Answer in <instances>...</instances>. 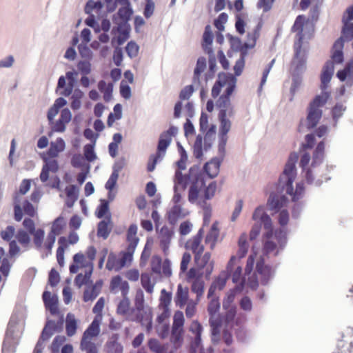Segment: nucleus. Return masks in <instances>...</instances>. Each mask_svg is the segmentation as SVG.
Segmentation results:
<instances>
[{"mask_svg":"<svg viewBox=\"0 0 353 353\" xmlns=\"http://www.w3.org/2000/svg\"><path fill=\"white\" fill-rule=\"evenodd\" d=\"M297 158L296 154H291L289 157L284 170L280 176L276 187V192H272L268 199L267 206L270 211L278 212L287 206L288 199L283 194V191L291 195L292 196V199L294 202L303 197L305 190L303 183H297L294 192H293L292 187V183L296 175L295 163Z\"/></svg>","mask_w":353,"mask_h":353,"instance_id":"f257e3e1","label":"nucleus"},{"mask_svg":"<svg viewBox=\"0 0 353 353\" xmlns=\"http://www.w3.org/2000/svg\"><path fill=\"white\" fill-rule=\"evenodd\" d=\"M65 148V143L62 138H57L54 141H51L48 150L40 154L43 161V165L40 173V180L46 183L49 179L50 172L56 173L59 166L57 157Z\"/></svg>","mask_w":353,"mask_h":353,"instance_id":"f03ea898","label":"nucleus"},{"mask_svg":"<svg viewBox=\"0 0 353 353\" xmlns=\"http://www.w3.org/2000/svg\"><path fill=\"white\" fill-rule=\"evenodd\" d=\"M234 90H225V93L219 97L216 101V106L220 108L219 113V119L220 121L219 126V139L221 145H225L228 141V133L231 129V121L227 119V112L228 115L231 117L233 114L230 108V96Z\"/></svg>","mask_w":353,"mask_h":353,"instance_id":"7ed1b4c3","label":"nucleus"},{"mask_svg":"<svg viewBox=\"0 0 353 353\" xmlns=\"http://www.w3.org/2000/svg\"><path fill=\"white\" fill-rule=\"evenodd\" d=\"M177 132L178 129L176 127L170 126L168 130L163 132L160 134L157 152L149 157L147 164L148 172H153L157 163L164 158L166 150L172 142V139L177 134Z\"/></svg>","mask_w":353,"mask_h":353,"instance_id":"20e7f679","label":"nucleus"},{"mask_svg":"<svg viewBox=\"0 0 353 353\" xmlns=\"http://www.w3.org/2000/svg\"><path fill=\"white\" fill-rule=\"evenodd\" d=\"M134 309L130 307V301L128 296H123L117 307V314L121 315L128 321H137L145 325L146 330L150 332L152 329V313L145 312V316L139 314H134Z\"/></svg>","mask_w":353,"mask_h":353,"instance_id":"39448f33","label":"nucleus"},{"mask_svg":"<svg viewBox=\"0 0 353 353\" xmlns=\"http://www.w3.org/2000/svg\"><path fill=\"white\" fill-rule=\"evenodd\" d=\"M203 235V229H200L197 234L190 239L185 243V248L192 251L194 254V260L200 268H205L209 263L211 254L210 252H205L204 254V245L202 244Z\"/></svg>","mask_w":353,"mask_h":353,"instance_id":"423d86ee","label":"nucleus"},{"mask_svg":"<svg viewBox=\"0 0 353 353\" xmlns=\"http://www.w3.org/2000/svg\"><path fill=\"white\" fill-rule=\"evenodd\" d=\"M330 94L327 92H323L317 95L308 107L307 116V125L308 128H314L322 117L321 108L324 106L330 98Z\"/></svg>","mask_w":353,"mask_h":353,"instance_id":"0eeeda50","label":"nucleus"},{"mask_svg":"<svg viewBox=\"0 0 353 353\" xmlns=\"http://www.w3.org/2000/svg\"><path fill=\"white\" fill-rule=\"evenodd\" d=\"M100 334V327H97V321L91 323L83 334L80 349L85 353H98L100 344L97 337Z\"/></svg>","mask_w":353,"mask_h":353,"instance_id":"6e6552de","label":"nucleus"},{"mask_svg":"<svg viewBox=\"0 0 353 353\" xmlns=\"http://www.w3.org/2000/svg\"><path fill=\"white\" fill-rule=\"evenodd\" d=\"M65 226L66 222L65 218L62 216H59L52 223L50 231L48 232L45 241H43L41 250V252H43L46 256L52 254V250L55 243L56 237L63 232Z\"/></svg>","mask_w":353,"mask_h":353,"instance_id":"1a4fd4ad","label":"nucleus"},{"mask_svg":"<svg viewBox=\"0 0 353 353\" xmlns=\"http://www.w3.org/2000/svg\"><path fill=\"white\" fill-rule=\"evenodd\" d=\"M205 183L201 175H198L194 181H193L190 187L188 192V201L191 203H196L201 208H205L206 201L202 194Z\"/></svg>","mask_w":353,"mask_h":353,"instance_id":"9d476101","label":"nucleus"},{"mask_svg":"<svg viewBox=\"0 0 353 353\" xmlns=\"http://www.w3.org/2000/svg\"><path fill=\"white\" fill-rule=\"evenodd\" d=\"M17 196H14V217L15 221H21L23 218V211L25 214L34 217L37 214V207H34L28 199H25L22 207L19 203Z\"/></svg>","mask_w":353,"mask_h":353,"instance_id":"9b49d317","label":"nucleus"},{"mask_svg":"<svg viewBox=\"0 0 353 353\" xmlns=\"http://www.w3.org/2000/svg\"><path fill=\"white\" fill-rule=\"evenodd\" d=\"M278 223L281 228L285 227L290 221V214L286 209H282L279 211ZM287 232L284 228H279L274 232V238L281 247H283L286 243Z\"/></svg>","mask_w":353,"mask_h":353,"instance_id":"f8f14e48","label":"nucleus"},{"mask_svg":"<svg viewBox=\"0 0 353 353\" xmlns=\"http://www.w3.org/2000/svg\"><path fill=\"white\" fill-rule=\"evenodd\" d=\"M23 225L30 234L33 235V243L36 248L41 252L45 236L44 230L41 228L35 230L34 222L30 218H26L23 220Z\"/></svg>","mask_w":353,"mask_h":353,"instance_id":"ddd939ff","label":"nucleus"},{"mask_svg":"<svg viewBox=\"0 0 353 353\" xmlns=\"http://www.w3.org/2000/svg\"><path fill=\"white\" fill-rule=\"evenodd\" d=\"M307 21L306 18L304 15H299L294 23V25L292 27V32H296V37L297 41L294 43V50H295V55L298 57L301 53L303 40V27Z\"/></svg>","mask_w":353,"mask_h":353,"instance_id":"4468645a","label":"nucleus"},{"mask_svg":"<svg viewBox=\"0 0 353 353\" xmlns=\"http://www.w3.org/2000/svg\"><path fill=\"white\" fill-rule=\"evenodd\" d=\"M252 219L256 223H261L265 230V236L272 235V221L270 216L264 210L263 206L257 207L253 212Z\"/></svg>","mask_w":353,"mask_h":353,"instance_id":"2eb2a0df","label":"nucleus"},{"mask_svg":"<svg viewBox=\"0 0 353 353\" xmlns=\"http://www.w3.org/2000/svg\"><path fill=\"white\" fill-rule=\"evenodd\" d=\"M15 233V228L12 225H8L5 230H2L0 233V236L4 241H10L9 243V254L11 256H14L17 254L20 248L17 245L16 241L12 240Z\"/></svg>","mask_w":353,"mask_h":353,"instance_id":"dca6fc26","label":"nucleus"},{"mask_svg":"<svg viewBox=\"0 0 353 353\" xmlns=\"http://www.w3.org/2000/svg\"><path fill=\"white\" fill-rule=\"evenodd\" d=\"M129 284L126 281H123L121 276L117 275L112 278L110 283V290L116 293L121 291L122 296H128L129 292Z\"/></svg>","mask_w":353,"mask_h":353,"instance_id":"f3484780","label":"nucleus"},{"mask_svg":"<svg viewBox=\"0 0 353 353\" xmlns=\"http://www.w3.org/2000/svg\"><path fill=\"white\" fill-rule=\"evenodd\" d=\"M42 297L46 308L49 310L52 315H57L59 313L57 296L52 294L48 291H45Z\"/></svg>","mask_w":353,"mask_h":353,"instance_id":"a211bd4d","label":"nucleus"},{"mask_svg":"<svg viewBox=\"0 0 353 353\" xmlns=\"http://www.w3.org/2000/svg\"><path fill=\"white\" fill-rule=\"evenodd\" d=\"M229 274L226 272H222L219 274V275L214 280L212 283L211 284L208 292V297L210 298L214 295L215 291L216 290H222L225 285L226 282L228 279Z\"/></svg>","mask_w":353,"mask_h":353,"instance_id":"6ab92c4d","label":"nucleus"},{"mask_svg":"<svg viewBox=\"0 0 353 353\" xmlns=\"http://www.w3.org/2000/svg\"><path fill=\"white\" fill-rule=\"evenodd\" d=\"M236 78L231 74L221 73L212 88H235Z\"/></svg>","mask_w":353,"mask_h":353,"instance_id":"aec40b11","label":"nucleus"},{"mask_svg":"<svg viewBox=\"0 0 353 353\" xmlns=\"http://www.w3.org/2000/svg\"><path fill=\"white\" fill-rule=\"evenodd\" d=\"M71 112L68 108H64L61 112L59 119L53 123L52 130L57 132H63L65 130V125L71 120Z\"/></svg>","mask_w":353,"mask_h":353,"instance_id":"412c9836","label":"nucleus"},{"mask_svg":"<svg viewBox=\"0 0 353 353\" xmlns=\"http://www.w3.org/2000/svg\"><path fill=\"white\" fill-rule=\"evenodd\" d=\"M208 306V312L210 316V323L211 326L214 327H218L221 325L219 321H212V317L219 312L220 309V303L218 296H213Z\"/></svg>","mask_w":353,"mask_h":353,"instance_id":"4be33fe9","label":"nucleus"},{"mask_svg":"<svg viewBox=\"0 0 353 353\" xmlns=\"http://www.w3.org/2000/svg\"><path fill=\"white\" fill-rule=\"evenodd\" d=\"M102 285V281H97L94 285L88 286L83 292V301L88 302L95 299L101 292Z\"/></svg>","mask_w":353,"mask_h":353,"instance_id":"5701e85b","label":"nucleus"},{"mask_svg":"<svg viewBox=\"0 0 353 353\" xmlns=\"http://www.w3.org/2000/svg\"><path fill=\"white\" fill-rule=\"evenodd\" d=\"M112 223L110 217L101 221L97 225V236L107 239L112 230Z\"/></svg>","mask_w":353,"mask_h":353,"instance_id":"b1692460","label":"nucleus"},{"mask_svg":"<svg viewBox=\"0 0 353 353\" xmlns=\"http://www.w3.org/2000/svg\"><path fill=\"white\" fill-rule=\"evenodd\" d=\"M187 214L181 205H174L168 212V220L170 224L174 225L179 219L185 217Z\"/></svg>","mask_w":353,"mask_h":353,"instance_id":"393cba45","label":"nucleus"},{"mask_svg":"<svg viewBox=\"0 0 353 353\" xmlns=\"http://www.w3.org/2000/svg\"><path fill=\"white\" fill-rule=\"evenodd\" d=\"M213 41V34L212 32L211 26L207 25L205 28V31L203 34V48L207 54L210 56L213 54V50L211 47Z\"/></svg>","mask_w":353,"mask_h":353,"instance_id":"a878e982","label":"nucleus"},{"mask_svg":"<svg viewBox=\"0 0 353 353\" xmlns=\"http://www.w3.org/2000/svg\"><path fill=\"white\" fill-rule=\"evenodd\" d=\"M221 161L218 159H212L207 162L204 167V173L210 179L216 177L220 169Z\"/></svg>","mask_w":353,"mask_h":353,"instance_id":"bb28decb","label":"nucleus"},{"mask_svg":"<svg viewBox=\"0 0 353 353\" xmlns=\"http://www.w3.org/2000/svg\"><path fill=\"white\" fill-rule=\"evenodd\" d=\"M334 72V65L331 61H327L323 66L321 74V88H326L329 82L331 80L332 74Z\"/></svg>","mask_w":353,"mask_h":353,"instance_id":"cd10ccee","label":"nucleus"},{"mask_svg":"<svg viewBox=\"0 0 353 353\" xmlns=\"http://www.w3.org/2000/svg\"><path fill=\"white\" fill-rule=\"evenodd\" d=\"M189 298V290L188 287H183L179 284L175 296L176 305L179 307H183L188 303Z\"/></svg>","mask_w":353,"mask_h":353,"instance_id":"c85d7f7f","label":"nucleus"},{"mask_svg":"<svg viewBox=\"0 0 353 353\" xmlns=\"http://www.w3.org/2000/svg\"><path fill=\"white\" fill-rule=\"evenodd\" d=\"M256 271V273L260 275L261 282L263 283H267L271 276L272 270L270 266L264 264V259L263 258H261L260 260L257 261Z\"/></svg>","mask_w":353,"mask_h":353,"instance_id":"c756f323","label":"nucleus"},{"mask_svg":"<svg viewBox=\"0 0 353 353\" xmlns=\"http://www.w3.org/2000/svg\"><path fill=\"white\" fill-rule=\"evenodd\" d=\"M77 74L75 72L69 71L65 74V77L61 76L59 77L58 81V85L57 88H64L66 84V80L68 81L67 88H73L76 85V77Z\"/></svg>","mask_w":353,"mask_h":353,"instance_id":"7c9ffc66","label":"nucleus"},{"mask_svg":"<svg viewBox=\"0 0 353 353\" xmlns=\"http://www.w3.org/2000/svg\"><path fill=\"white\" fill-rule=\"evenodd\" d=\"M343 42L342 39H337L333 46V52L332 54L331 62L334 63H341L343 61Z\"/></svg>","mask_w":353,"mask_h":353,"instance_id":"2f4dec72","label":"nucleus"},{"mask_svg":"<svg viewBox=\"0 0 353 353\" xmlns=\"http://www.w3.org/2000/svg\"><path fill=\"white\" fill-rule=\"evenodd\" d=\"M219 236V230L218 228V223L214 222L210 231L205 236V243L210 245V248L212 250L214 249L216 243L217 241L218 237Z\"/></svg>","mask_w":353,"mask_h":353,"instance_id":"473e14b6","label":"nucleus"},{"mask_svg":"<svg viewBox=\"0 0 353 353\" xmlns=\"http://www.w3.org/2000/svg\"><path fill=\"white\" fill-rule=\"evenodd\" d=\"M105 305V300L103 297L99 299L94 307L92 308V312L95 314V316L91 323H94L97 321V327H100L101 323L102 321L103 315L102 311Z\"/></svg>","mask_w":353,"mask_h":353,"instance_id":"72a5a7b5","label":"nucleus"},{"mask_svg":"<svg viewBox=\"0 0 353 353\" xmlns=\"http://www.w3.org/2000/svg\"><path fill=\"white\" fill-rule=\"evenodd\" d=\"M137 225L136 224H131L127 231L126 240L128 243V247L135 248L139 243V238L137 236Z\"/></svg>","mask_w":353,"mask_h":353,"instance_id":"f704fd0d","label":"nucleus"},{"mask_svg":"<svg viewBox=\"0 0 353 353\" xmlns=\"http://www.w3.org/2000/svg\"><path fill=\"white\" fill-rule=\"evenodd\" d=\"M77 321L73 314L68 313L65 319V331L68 336H72L76 334Z\"/></svg>","mask_w":353,"mask_h":353,"instance_id":"c9c22d12","label":"nucleus"},{"mask_svg":"<svg viewBox=\"0 0 353 353\" xmlns=\"http://www.w3.org/2000/svg\"><path fill=\"white\" fill-rule=\"evenodd\" d=\"M66 104L63 98H58L54 105L50 108L48 112V119L50 124H52L54 117L58 114L59 109Z\"/></svg>","mask_w":353,"mask_h":353,"instance_id":"e433bc0d","label":"nucleus"},{"mask_svg":"<svg viewBox=\"0 0 353 353\" xmlns=\"http://www.w3.org/2000/svg\"><path fill=\"white\" fill-rule=\"evenodd\" d=\"M68 240L65 236H61L58 239L59 247L57 250V259L61 266L64 263V252L68 245Z\"/></svg>","mask_w":353,"mask_h":353,"instance_id":"4c0bfd02","label":"nucleus"},{"mask_svg":"<svg viewBox=\"0 0 353 353\" xmlns=\"http://www.w3.org/2000/svg\"><path fill=\"white\" fill-rule=\"evenodd\" d=\"M247 234L243 233L239 236V241H238V251L236 253L237 257L239 259H242L245 256L248 248H249V244L247 241Z\"/></svg>","mask_w":353,"mask_h":353,"instance_id":"58836bf2","label":"nucleus"},{"mask_svg":"<svg viewBox=\"0 0 353 353\" xmlns=\"http://www.w3.org/2000/svg\"><path fill=\"white\" fill-rule=\"evenodd\" d=\"M118 335L114 334L106 343L107 353H123L122 345L117 342Z\"/></svg>","mask_w":353,"mask_h":353,"instance_id":"ea45409f","label":"nucleus"},{"mask_svg":"<svg viewBox=\"0 0 353 353\" xmlns=\"http://www.w3.org/2000/svg\"><path fill=\"white\" fill-rule=\"evenodd\" d=\"M74 263L79 264L81 268H85V270L93 271V263L89 261L88 259L82 253L75 254L73 256Z\"/></svg>","mask_w":353,"mask_h":353,"instance_id":"a19ab883","label":"nucleus"},{"mask_svg":"<svg viewBox=\"0 0 353 353\" xmlns=\"http://www.w3.org/2000/svg\"><path fill=\"white\" fill-rule=\"evenodd\" d=\"M324 151H325V143L323 141L319 143L317 145L314 154H313V161L312 163V167H315L316 165H319L324 157Z\"/></svg>","mask_w":353,"mask_h":353,"instance_id":"79ce46f5","label":"nucleus"},{"mask_svg":"<svg viewBox=\"0 0 353 353\" xmlns=\"http://www.w3.org/2000/svg\"><path fill=\"white\" fill-rule=\"evenodd\" d=\"M190 332L194 335V345L198 347L201 343V335L203 330L202 325L198 321H193L189 328Z\"/></svg>","mask_w":353,"mask_h":353,"instance_id":"37998d69","label":"nucleus"},{"mask_svg":"<svg viewBox=\"0 0 353 353\" xmlns=\"http://www.w3.org/2000/svg\"><path fill=\"white\" fill-rule=\"evenodd\" d=\"M73 90H63L62 94L65 96H68L72 94L73 100L71 102V108L73 110H77L81 106L80 98L82 97V92L81 90H74V92L72 93Z\"/></svg>","mask_w":353,"mask_h":353,"instance_id":"c03bdc74","label":"nucleus"},{"mask_svg":"<svg viewBox=\"0 0 353 353\" xmlns=\"http://www.w3.org/2000/svg\"><path fill=\"white\" fill-rule=\"evenodd\" d=\"M135 251V248H132L130 247H127L126 250L125 252H122L120 253L119 257V263L120 267L122 268L126 265H130L132 261L133 254Z\"/></svg>","mask_w":353,"mask_h":353,"instance_id":"a18cd8bd","label":"nucleus"},{"mask_svg":"<svg viewBox=\"0 0 353 353\" xmlns=\"http://www.w3.org/2000/svg\"><path fill=\"white\" fill-rule=\"evenodd\" d=\"M144 294L141 290H138L136 292L135 298H134V305L135 308L134 312L137 311V314H142L145 316L144 311Z\"/></svg>","mask_w":353,"mask_h":353,"instance_id":"49530a36","label":"nucleus"},{"mask_svg":"<svg viewBox=\"0 0 353 353\" xmlns=\"http://www.w3.org/2000/svg\"><path fill=\"white\" fill-rule=\"evenodd\" d=\"M274 236L273 227L272 228V235L270 236H265V232L263 234V252L265 254H268L276 249V244L272 241Z\"/></svg>","mask_w":353,"mask_h":353,"instance_id":"de8ad7c7","label":"nucleus"},{"mask_svg":"<svg viewBox=\"0 0 353 353\" xmlns=\"http://www.w3.org/2000/svg\"><path fill=\"white\" fill-rule=\"evenodd\" d=\"M336 75L341 81H344L347 79L352 80L353 79V61L348 63L343 70L338 71Z\"/></svg>","mask_w":353,"mask_h":353,"instance_id":"09e8293b","label":"nucleus"},{"mask_svg":"<svg viewBox=\"0 0 353 353\" xmlns=\"http://www.w3.org/2000/svg\"><path fill=\"white\" fill-rule=\"evenodd\" d=\"M183 330L172 329L170 342L173 344L174 350L181 346L183 341Z\"/></svg>","mask_w":353,"mask_h":353,"instance_id":"8fccbe9b","label":"nucleus"},{"mask_svg":"<svg viewBox=\"0 0 353 353\" xmlns=\"http://www.w3.org/2000/svg\"><path fill=\"white\" fill-rule=\"evenodd\" d=\"M224 316V323L226 327L234 328V321L236 314V309L235 306H231L228 309Z\"/></svg>","mask_w":353,"mask_h":353,"instance_id":"3c124183","label":"nucleus"},{"mask_svg":"<svg viewBox=\"0 0 353 353\" xmlns=\"http://www.w3.org/2000/svg\"><path fill=\"white\" fill-rule=\"evenodd\" d=\"M141 283L144 290L149 294L154 291V283H152L151 276L148 273H143L141 275Z\"/></svg>","mask_w":353,"mask_h":353,"instance_id":"603ef678","label":"nucleus"},{"mask_svg":"<svg viewBox=\"0 0 353 353\" xmlns=\"http://www.w3.org/2000/svg\"><path fill=\"white\" fill-rule=\"evenodd\" d=\"M191 290L196 294V298L199 301L204 292V281L200 278H196L192 282Z\"/></svg>","mask_w":353,"mask_h":353,"instance_id":"864d4df0","label":"nucleus"},{"mask_svg":"<svg viewBox=\"0 0 353 353\" xmlns=\"http://www.w3.org/2000/svg\"><path fill=\"white\" fill-rule=\"evenodd\" d=\"M248 14L246 13H237L235 15V28L239 34L245 32V19Z\"/></svg>","mask_w":353,"mask_h":353,"instance_id":"5fc2aeb1","label":"nucleus"},{"mask_svg":"<svg viewBox=\"0 0 353 353\" xmlns=\"http://www.w3.org/2000/svg\"><path fill=\"white\" fill-rule=\"evenodd\" d=\"M190 175H183L180 170H176L174 176V185L181 186V190L184 191L186 188L188 181Z\"/></svg>","mask_w":353,"mask_h":353,"instance_id":"6e6d98bb","label":"nucleus"},{"mask_svg":"<svg viewBox=\"0 0 353 353\" xmlns=\"http://www.w3.org/2000/svg\"><path fill=\"white\" fill-rule=\"evenodd\" d=\"M341 37L339 39L351 41L353 39V23H343Z\"/></svg>","mask_w":353,"mask_h":353,"instance_id":"4d7b16f0","label":"nucleus"},{"mask_svg":"<svg viewBox=\"0 0 353 353\" xmlns=\"http://www.w3.org/2000/svg\"><path fill=\"white\" fill-rule=\"evenodd\" d=\"M121 105L117 103L114 107V113H110L108 116L107 124L108 126H112L116 120H119L121 118Z\"/></svg>","mask_w":353,"mask_h":353,"instance_id":"13d9d810","label":"nucleus"},{"mask_svg":"<svg viewBox=\"0 0 353 353\" xmlns=\"http://www.w3.org/2000/svg\"><path fill=\"white\" fill-rule=\"evenodd\" d=\"M56 325L54 321H50L47 323L41 333V338L43 341L48 340L55 330Z\"/></svg>","mask_w":353,"mask_h":353,"instance_id":"bf43d9fd","label":"nucleus"},{"mask_svg":"<svg viewBox=\"0 0 353 353\" xmlns=\"http://www.w3.org/2000/svg\"><path fill=\"white\" fill-rule=\"evenodd\" d=\"M261 26L258 25L256 28L248 34L247 41L248 46L250 47H254L256 44L257 39L260 37Z\"/></svg>","mask_w":353,"mask_h":353,"instance_id":"052dcab7","label":"nucleus"},{"mask_svg":"<svg viewBox=\"0 0 353 353\" xmlns=\"http://www.w3.org/2000/svg\"><path fill=\"white\" fill-rule=\"evenodd\" d=\"M92 273V271L91 270H85L84 274H77L74 279L75 284L79 288L83 285L87 284L90 279Z\"/></svg>","mask_w":353,"mask_h":353,"instance_id":"680f3d73","label":"nucleus"},{"mask_svg":"<svg viewBox=\"0 0 353 353\" xmlns=\"http://www.w3.org/2000/svg\"><path fill=\"white\" fill-rule=\"evenodd\" d=\"M106 268L109 270L119 271L122 269L120 267L119 258H117L114 255L110 254L106 263Z\"/></svg>","mask_w":353,"mask_h":353,"instance_id":"e2e57ef3","label":"nucleus"},{"mask_svg":"<svg viewBox=\"0 0 353 353\" xmlns=\"http://www.w3.org/2000/svg\"><path fill=\"white\" fill-rule=\"evenodd\" d=\"M184 316L182 312L178 311L174 315L172 329L183 330Z\"/></svg>","mask_w":353,"mask_h":353,"instance_id":"0e129e2a","label":"nucleus"},{"mask_svg":"<svg viewBox=\"0 0 353 353\" xmlns=\"http://www.w3.org/2000/svg\"><path fill=\"white\" fill-rule=\"evenodd\" d=\"M162 263V259L159 256H153L150 262L152 271L157 274H161Z\"/></svg>","mask_w":353,"mask_h":353,"instance_id":"69168bd1","label":"nucleus"},{"mask_svg":"<svg viewBox=\"0 0 353 353\" xmlns=\"http://www.w3.org/2000/svg\"><path fill=\"white\" fill-rule=\"evenodd\" d=\"M193 154L196 159H201L203 157L202 137L201 135H198L194 141Z\"/></svg>","mask_w":353,"mask_h":353,"instance_id":"338daca9","label":"nucleus"},{"mask_svg":"<svg viewBox=\"0 0 353 353\" xmlns=\"http://www.w3.org/2000/svg\"><path fill=\"white\" fill-rule=\"evenodd\" d=\"M206 67V60L204 57H199L194 69V79H198L200 74L204 71Z\"/></svg>","mask_w":353,"mask_h":353,"instance_id":"774afa93","label":"nucleus"}]
</instances>
